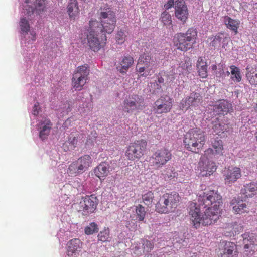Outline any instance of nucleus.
I'll list each match as a JSON object with an SVG mask.
<instances>
[{
  "label": "nucleus",
  "instance_id": "obj_22",
  "mask_svg": "<svg viewBox=\"0 0 257 257\" xmlns=\"http://www.w3.org/2000/svg\"><path fill=\"white\" fill-rule=\"evenodd\" d=\"M230 205L235 214H242L248 211L247 205L239 198H233L230 201Z\"/></svg>",
  "mask_w": 257,
  "mask_h": 257
},
{
  "label": "nucleus",
  "instance_id": "obj_12",
  "mask_svg": "<svg viewBox=\"0 0 257 257\" xmlns=\"http://www.w3.org/2000/svg\"><path fill=\"white\" fill-rule=\"evenodd\" d=\"M202 101V97L200 93L193 92L189 96L181 101L179 107L180 110L186 111L191 107H198L201 103Z\"/></svg>",
  "mask_w": 257,
  "mask_h": 257
},
{
  "label": "nucleus",
  "instance_id": "obj_1",
  "mask_svg": "<svg viewBox=\"0 0 257 257\" xmlns=\"http://www.w3.org/2000/svg\"><path fill=\"white\" fill-rule=\"evenodd\" d=\"M188 207L190 220L196 229L199 228L201 225L207 226L215 223L220 216V209L207 208L204 213H201L200 208L196 206V203L193 202L190 203Z\"/></svg>",
  "mask_w": 257,
  "mask_h": 257
},
{
  "label": "nucleus",
  "instance_id": "obj_51",
  "mask_svg": "<svg viewBox=\"0 0 257 257\" xmlns=\"http://www.w3.org/2000/svg\"><path fill=\"white\" fill-rule=\"evenodd\" d=\"M175 0H168L166 4L164 5V7L166 9L171 8L174 4L175 5Z\"/></svg>",
  "mask_w": 257,
  "mask_h": 257
},
{
  "label": "nucleus",
  "instance_id": "obj_16",
  "mask_svg": "<svg viewBox=\"0 0 257 257\" xmlns=\"http://www.w3.org/2000/svg\"><path fill=\"white\" fill-rule=\"evenodd\" d=\"M220 248L219 257H239L236 244L230 241H223Z\"/></svg>",
  "mask_w": 257,
  "mask_h": 257
},
{
  "label": "nucleus",
  "instance_id": "obj_50",
  "mask_svg": "<svg viewBox=\"0 0 257 257\" xmlns=\"http://www.w3.org/2000/svg\"><path fill=\"white\" fill-rule=\"evenodd\" d=\"M39 109H40L39 103L37 102L34 105L33 109V112H32L33 114L35 116L38 115L39 114Z\"/></svg>",
  "mask_w": 257,
  "mask_h": 257
},
{
  "label": "nucleus",
  "instance_id": "obj_43",
  "mask_svg": "<svg viewBox=\"0 0 257 257\" xmlns=\"http://www.w3.org/2000/svg\"><path fill=\"white\" fill-rule=\"evenodd\" d=\"M35 10L38 14L46 10V0H35Z\"/></svg>",
  "mask_w": 257,
  "mask_h": 257
},
{
  "label": "nucleus",
  "instance_id": "obj_19",
  "mask_svg": "<svg viewBox=\"0 0 257 257\" xmlns=\"http://www.w3.org/2000/svg\"><path fill=\"white\" fill-rule=\"evenodd\" d=\"M82 248V242L78 238L70 240L67 244V255L68 257H78Z\"/></svg>",
  "mask_w": 257,
  "mask_h": 257
},
{
  "label": "nucleus",
  "instance_id": "obj_27",
  "mask_svg": "<svg viewBox=\"0 0 257 257\" xmlns=\"http://www.w3.org/2000/svg\"><path fill=\"white\" fill-rule=\"evenodd\" d=\"M212 130L217 135H221L229 129V124L226 123L222 120L216 118L212 123Z\"/></svg>",
  "mask_w": 257,
  "mask_h": 257
},
{
  "label": "nucleus",
  "instance_id": "obj_36",
  "mask_svg": "<svg viewBox=\"0 0 257 257\" xmlns=\"http://www.w3.org/2000/svg\"><path fill=\"white\" fill-rule=\"evenodd\" d=\"M144 65L143 64H139L138 62V64L136 67V71L139 73L138 75V78H140L142 77H146L147 76L150 75L151 69L147 68L146 66H141Z\"/></svg>",
  "mask_w": 257,
  "mask_h": 257
},
{
  "label": "nucleus",
  "instance_id": "obj_47",
  "mask_svg": "<svg viewBox=\"0 0 257 257\" xmlns=\"http://www.w3.org/2000/svg\"><path fill=\"white\" fill-rule=\"evenodd\" d=\"M97 137V134L96 131H92L91 134L88 136L85 144L87 146L93 145L94 142L95 141Z\"/></svg>",
  "mask_w": 257,
  "mask_h": 257
},
{
  "label": "nucleus",
  "instance_id": "obj_21",
  "mask_svg": "<svg viewBox=\"0 0 257 257\" xmlns=\"http://www.w3.org/2000/svg\"><path fill=\"white\" fill-rule=\"evenodd\" d=\"M134 58L130 55L124 56L119 59L117 70L121 74H125L134 63Z\"/></svg>",
  "mask_w": 257,
  "mask_h": 257
},
{
  "label": "nucleus",
  "instance_id": "obj_4",
  "mask_svg": "<svg viewBox=\"0 0 257 257\" xmlns=\"http://www.w3.org/2000/svg\"><path fill=\"white\" fill-rule=\"evenodd\" d=\"M197 31L193 27L189 28L185 33L179 32L175 34L173 43L178 50L186 52L192 48L196 43Z\"/></svg>",
  "mask_w": 257,
  "mask_h": 257
},
{
  "label": "nucleus",
  "instance_id": "obj_45",
  "mask_svg": "<svg viewBox=\"0 0 257 257\" xmlns=\"http://www.w3.org/2000/svg\"><path fill=\"white\" fill-rule=\"evenodd\" d=\"M21 30L28 34L30 30V26L28 21L25 18H21L19 22Z\"/></svg>",
  "mask_w": 257,
  "mask_h": 257
},
{
  "label": "nucleus",
  "instance_id": "obj_8",
  "mask_svg": "<svg viewBox=\"0 0 257 257\" xmlns=\"http://www.w3.org/2000/svg\"><path fill=\"white\" fill-rule=\"evenodd\" d=\"M172 154L169 149L162 148L155 151L150 157L149 162L151 166L158 169L165 166L172 159Z\"/></svg>",
  "mask_w": 257,
  "mask_h": 257
},
{
  "label": "nucleus",
  "instance_id": "obj_29",
  "mask_svg": "<svg viewBox=\"0 0 257 257\" xmlns=\"http://www.w3.org/2000/svg\"><path fill=\"white\" fill-rule=\"evenodd\" d=\"M196 67L199 75L202 78H206L207 74V64L205 57H199L198 58Z\"/></svg>",
  "mask_w": 257,
  "mask_h": 257
},
{
  "label": "nucleus",
  "instance_id": "obj_14",
  "mask_svg": "<svg viewBox=\"0 0 257 257\" xmlns=\"http://www.w3.org/2000/svg\"><path fill=\"white\" fill-rule=\"evenodd\" d=\"M225 184L231 186L241 177V170L237 166H231L225 168L223 171Z\"/></svg>",
  "mask_w": 257,
  "mask_h": 257
},
{
  "label": "nucleus",
  "instance_id": "obj_10",
  "mask_svg": "<svg viewBox=\"0 0 257 257\" xmlns=\"http://www.w3.org/2000/svg\"><path fill=\"white\" fill-rule=\"evenodd\" d=\"M89 69L87 65L79 66L76 70L72 79V85L75 90L80 91L87 82Z\"/></svg>",
  "mask_w": 257,
  "mask_h": 257
},
{
  "label": "nucleus",
  "instance_id": "obj_34",
  "mask_svg": "<svg viewBox=\"0 0 257 257\" xmlns=\"http://www.w3.org/2000/svg\"><path fill=\"white\" fill-rule=\"evenodd\" d=\"M211 148L214 150L216 155L223 156V145L222 141L218 137H216L211 142Z\"/></svg>",
  "mask_w": 257,
  "mask_h": 257
},
{
  "label": "nucleus",
  "instance_id": "obj_17",
  "mask_svg": "<svg viewBox=\"0 0 257 257\" xmlns=\"http://www.w3.org/2000/svg\"><path fill=\"white\" fill-rule=\"evenodd\" d=\"M217 168L215 162L209 159H200L199 162V169L202 176L212 175L216 171Z\"/></svg>",
  "mask_w": 257,
  "mask_h": 257
},
{
  "label": "nucleus",
  "instance_id": "obj_30",
  "mask_svg": "<svg viewBox=\"0 0 257 257\" xmlns=\"http://www.w3.org/2000/svg\"><path fill=\"white\" fill-rule=\"evenodd\" d=\"M109 165L103 162L98 165L94 170L95 175L100 180H104L109 173Z\"/></svg>",
  "mask_w": 257,
  "mask_h": 257
},
{
  "label": "nucleus",
  "instance_id": "obj_44",
  "mask_svg": "<svg viewBox=\"0 0 257 257\" xmlns=\"http://www.w3.org/2000/svg\"><path fill=\"white\" fill-rule=\"evenodd\" d=\"M127 35L125 31L122 29L118 31L115 35V41L118 44H122L126 40Z\"/></svg>",
  "mask_w": 257,
  "mask_h": 257
},
{
  "label": "nucleus",
  "instance_id": "obj_52",
  "mask_svg": "<svg viewBox=\"0 0 257 257\" xmlns=\"http://www.w3.org/2000/svg\"><path fill=\"white\" fill-rule=\"evenodd\" d=\"M182 67L183 69L187 70V71H189L191 69V65L190 64H189V63H185L182 65Z\"/></svg>",
  "mask_w": 257,
  "mask_h": 257
},
{
  "label": "nucleus",
  "instance_id": "obj_56",
  "mask_svg": "<svg viewBox=\"0 0 257 257\" xmlns=\"http://www.w3.org/2000/svg\"><path fill=\"white\" fill-rule=\"evenodd\" d=\"M30 34L32 36V40L33 41H35V40L36 39V33L35 32L32 31V32H31Z\"/></svg>",
  "mask_w": 257,
  "mask_h": 257
},
{
  "label": "nucleus",
  "instance_id": "obj_53",
  "mask_svg": "<svg viewBox=\"0 0 257 257\" xmlns=\"http://www.w3.org/2000/svg\"><path fill=\"white\" fill-rule=\"evenodd\" d=\"M27 10V15L28 16H30L31 15H32L34 13V9L33 8L31 7H28L27 9H26Z\"/></svg>",
  "mask_w": 257,
  "mask_h": 257
},
{
  "label": "nucleus",
  "instance_id": "obj_39",
  "mask_svg": "<svg viewBox=\"0 0 257 257\" xmlns=\"http://www.w3.org/2000/svg\"><path fill=\"white\" fill-rule=\"evenodd\" d=\"M135 210L138 220L140 221H144L146 214L145 207L139 204L136 206Z\"/></svg>",
  "mask_w": 257,
  "mask_h": 257
},
{
  "label": "nucleus",
  "instance_id": "obj_33",
  "mask_svg": "<svg viewBox=\"0 0 257 257\" xmlns=\"http://www.w3.org/2000/svg\"><path fill=\"white\" fill-rule=\"evenodd\" d=\"M241 193L247 197H252L257 194V183L250 182L244 185L242 188Z\"/></svg>",
  "mask_w": 257,
  "mask_h": 257
},
{
  "label": "nucleus",
  "instance_id": "obj_20",
  "mask_svg": "<svg viewBox=\"0 0 257 257\" xmlns=\"http://www.w3.org/2000/svg\"><path fill=\"white\" fill-rule=\"evenodd\" d=\"M244 248L246 254H252L257 249V237L244 234L243 235Z\"/></svg>",
  "mask_w": 257,
  "mask_h": 257
},
{
  "label": "nucleus",
  "instance_id": "obj_7",
  "mask_svg": "<svg viewBox=\"0 0 257 257\" xmlns=\"http://www.w3.org/2000/svg\"><path fill=\"white\" fill-rule=\"evenodd\" d=\"M198 201L199 206L212 209H220L222 204V196L217 191L214 190L205 189L199 192Z\"/></svg>",
  "mask_w": 257,
  "mask_h": 257
},
{
  "label": "nucleus",
  "instance_id": "obj_9",
  "mask_svg": "<svg viewBox=\"0 0 257 257\" xmlns=\"http://www.w3.org/2000/svg\"><path fill=\"white\" fill-rule=\"evenodd\" d=\"M147 145V141L143 139L130 143L125 152L126 157L130 161L139 160L144 155Z\"/></svg>",
  "mask_w": 257,
  "mask_h": 257
},
{
  "label": "nucleus",
  "instance_id": "obj_5",
  "mask_svg": "<svg viewBox=\"0 0 257 257\" xmlns=\"http://www.w3.org/2000/svg\"><path fill=\"white\" fill-rule=\"evenodd\" d=\"M89 27L87 29V39L90 48L94 52L98 51L106 44L107 37L105 33L102 34L97 31L99 24L95 21H89Z\"/></svg>",
  "mask_w": 257,
  "mask_h": 257
},
{
  "label": "nucleus",
  "instance_id": "obj_55",
  "mask_svg": "<svg viewBox=\"0 0 257 257\" xmlns=\"http://www.w3.org/2000/svg\"><path fill=\"white\" fill-rule=\"evenodd\" d=\"M175 70H172L171 72H170V76L171 77V78L172 79H173L174 80L175 79Z\"/></svg>",
  "mask_w": 257,
  "mask_h": 257
},
{
  "label": "nucleus",
  "instance_id": "obj_54",
  "mask_svg": "<svg viewBox=\"0 0 257 257\" xmlns=\"http://www.w3.org/2000/svg\"><path fill=\"white\" fill-rule=\"evenodd\" d=\"M211 68L212 71H214V73L216 75H217L218 73H217V65H215V64L212 65L211 66Z\"/></svg>",
  "mask_w": 257,
  "mask_h": 257
},
{
  "label": "nucleus",
  "instance_id": "obj_40",
  "mask_svg": "<svg viewBox=\"0 0 257 257\" xmlns=\"http://www.w3.org/2000/svg\"><path fill=\"white\" fill-rule=\"evenodd\" d=\"M160 20L163 24L166 26L172 27L171 16L169 12L164 11L161 15Z\"/></svg>",
  "mask_w": 257,
  "mask_h": 257
},
{
  "label": "nucleus",
  "instance_id": "obj_60",
  "mask_svg": "<svg viewBox=\"0 0 257 257\" xmlns=\"http://www.w3.org/2000/svg\"><path fill=\"white\" fill-rule=\"evenodd\" d=\"M221 38L220 37V36H217L215 37L214 41H215V40H220Z\"/></svg>",
  "mask_w": 257,
  "mask_h": 257
},
{
  "label": "nucleus",
  "instance_id": "obj_49",
  "mask_svg": "<svg viewBox=\"0 0 257 257\" xmlns=\"http://www.w3.org/2000/svg\"><path fill=\"white\" fill-rule=\"evenodd\" d=\"M69 143L71 144L74 147H76L77 144V138L71 135L68 140Z\"/></svg>",
  "mask_w": 257,
  "mask_h": 257
},
{
  "label": "nucleus",
  "instance_id": "obj_58",
  "mask_svg": "<svg viewBox=\"0 0 257 257\" xmlns=\"http://www.w3.org/2000/svg\"><path fill=\"white\" fill-rule=\"evenodd\" d=\"M218 66L220 67L219 68L220 71H219V73H220V75H221V74L223 73V68H222L223 65L219 64L218 65Z\"/></svg>",
  "mask_w": 257,
  "mask_h": 257
},
{
  "label": "nucleus",
  "instance_id": "obj_15",
  "mask_svg": "<svg viewBox=\"0 0 257 257\" xmlns=\"http://www.w3.org/2000/svg\"><path fill=\"white\" fill-rule=\"evenodd\" d=\"M140 99L137 95L130 96L123 101V110L124 112L132 114L133 112L142 109Z\"/></svg>",
  "mask_w": 257,
  "mask_h": 257
},
{
  "label": "nucleus",
  "instance_id": "obj_62",
  "mask_svg": "<svg viewBox=\"0 0 257 257\" xmlns=\"http://www.w3.org/2000/svg\"><path fill=\"white\" fill-rule=\"evenodd\" d=\"M230 74H231V73H230V72H229V71H228L226 72V74H227V76H229Z\"/></svg>",
  "mask_w": 257,
  "mask_h": 257
},
{
  "label": "nucleus",
  "instance_id": "obj_2",
  "mask_svg": "<svg viewBox=\"0 0 257 257\" xmlns=\"http://www.w3.org/2000/svg\"><path fill=\"white\" fill-rule=\"evenodd\" d=\"M97 15L100 21L96 19H91L90 21H95L99 25L98 28L95 29L97 31H100L102 34L106 32L111 34L116 26L117 21L116 17L114 12L107 4H103L97 11Z\"/></svg>",
  "mask_w": 257,
  "mask_h": 257
},
{
  "label": "nucleus",
  "instance_id": "obj_41",
  "mask_svg": "<svg viewBox=\"0 0 257 257\" xmlns=\"http://www.w3.org/2000/svg\"><path fill=\"white\" fill-rule=\"evenodd\" d=\"M142 198L146 205L151 206L154 199V193L151 191H148L142 195Z\"/></svg>",
  "mask_w": 257,
  "mask_h": 257
},
{
  "label": "nucleus",
  "instance_id": "obj_57",
  "mask_svg": "<svg viewBox=\"0 0 257 257\" xmlns=\"http://www.w3.org/2000/svg\"><path fill=\"white\" fill-rule=\"evenodd\" d=\"M157 81L159 83H163L164 80V78L162 77H159L157 79Z\"/></svg>",
  "mask_w": 257,
  "mask_h": 257
},
{
  "label": "nucleus",
  "instance_id": "obj_59",
  "mask_svg": "<svg viewBox=\"0 0 257 257\" xmlns=\"http://www.w3.org/2000/svg\"><path fill=\"white\" fill-rule=\"evenodd\" d=\"M232 226H233V228H232L233 229H234V228H235V226H237V228H240V229H242V226H240H240L237 225V224H234V225H231V227H232Z\"/></svg>",
  "mask_w": 257,
  "mask_h": 257
},
{
  "label": "nucleus",
  "instance_id": "obj_3",
  "mask_svg": "<svg viewBox=\"0 0 257 257\" xmlns=\"http://www.w3.org/2000/svg\"><path fill=\"white\" fill-rule=\"evenodd\" d=\"M206 138L205 133L200 128H191L184 136L185 147L189 151L198 153L204 147Z\"/></svg>",
  "mask_w": 257,
  "mask_h": 257
},
{
  "label": "nucleus",
  "instance_id": "obj_32",
  "mask_svg": "<svg viewBox=\"0 0 257 257\" xmlns=\"http://www.w3.org/2000/svg\"><path fill=\"white\" fill-rule=\"evenodd\" d=\"M153 49L149 50H145L143 54L141 55L139 58L138 62L139 64H143L147 68H148L153 60L152 59Z\"/></svg>",
  "mask_w": 257,
  "mask_h": 257
},
{
  "label": "nucleus",
  "instance_id": "obj_25",
  "mask_svg": "<svg viewBox=\"0 0 257 257\" xmlns=\"http://www.w3.org/2000/svg\"><path fill=\"white\" fill-rule=\"evenodd\" d=\"M246 77L251 85H257V64L246 68Z\"/></svg>",
  "mask_w": 257,
  "mask_h": 257
},
{
  "label": "nucleus",
  "instance_id": "obj_61",
  "mask_svg": "<svg viewBox=\"0 0 257 257\" xmlns=\"http://www.w3.org/2000/svg\"><path fill=\"white\" fill-rule=\"evenodd\" d=\"M231 232L232 234H234V233L236 234L237 233V231H236L235 230H231Z\"/></svg>",
  "mask_w": 257,
  "mask_h": 257
},
{
  "label": "nucleus",
  "instance_id": "obj_63",
  "mask_svg": "<svg viewBox=\"0 0 257 257\" xmlns=\"http://www.w3.org/2000/svg\"><path fill=\"white\" fill-rule=\"evenodd\" d=\"M254 109L257 112V104H256V105L254 107Z\"/></svg>",
  "mask_w": 257,
  "mask_h": 257
},
{
  "label": "nucleus",
  "instance_id": "obj_48",
  "mask_svg": "<svg viewBox=\"0 0 257 257\" xmlns=\"http://www.w3.org/2000/svg\"><path fill=\"white\" fill-rule=\"evenodd\" d=\"M154 247L153 243L148 240H144L143 241V248L144 251L149 252L153 249Z\"/></svg>",
  "mask_w": 257,
  "mask_h": 257
},
{
  "label": "nucleus",
  "instance_id": "obj_23",
  "mask_svg": "<svg viewBox=\"0 0 257 257\" xmlns=\"http://www.w3.org/2000/svg\"><path fill=\"white\" fill-rule=\"evenodd\" d=\"M52 123L47 118L43 119L39 124V137L43 140L47 138L52 127Z\"/></svg>",
  "mask_w": 257,
  "mask_h": 257
},
{
  "label": "nucleus",
  "instance_id": "obj_37",
  "mask_svg": "<svg viewBox=\"0 0 257 257\" xmlns=\"http://www.w3.org/2000/svg\"><path fill=\"white\" fill-rule=\"evenodd\" d=\"M98 240L102 242L109 241L110 238V230L108 227H104L97 235Z\"/></svg>",
  "mask_w": 257,
  "mask_h": 257
},
{
  "label": "nucleus",
  "instance_id": "obj_6",
  "mask_svg": "<svg viewBox=\"0 0 257 257\" xmlns=\"http://www.w3.org/2000/svg\"><path fill=\"white\" fill-rule=\"evenodd\" d=\"M180 196L176 192L165 193L160 196L156 204L155 210L161 214H168L174 212L179 205Z\"/></svg>",
  "mask_w": 257,
  "mask_h": 257
},
{
  "label": "nucleus",
  "instance_id": "obj_38",
  "mask_svg": "<svg viewBox=\"0 0 257 257\" xmlns=\"http://www.w3.org/2000/svg\"><path fill=\"white\" fill-rule=\"evenodd\" d=\"M79 169V165L77 162H73L68 167L67 173L71 175L77 176L80 174L83 173Z\"/></svg>",
  "mask_w": 257,
  "mask_h": 257
},
{
  "label": "nucleus",
  "instance_id": "obj_31",
  "mask_svg": "<svg viewBox=\"0 0 257 257\" xmlns=\"http://www.w3.org/2000/svg\"><path fill=\"white\" fill-rule=\"evenodd\" d=\"M76 162L79 165V170L83 173L90 166L92 159L90 155H84L79 158Z\"/></svg>",
  "mask_w": 257,
  "mask_h": 257
},
{
  "label": "nucleus",
  "instance_id": "obj_35",
  "mask_svg": "<svg viewBox=\"0 0 257 257\" xmlns=\"http://www.w3.org/2000/svg\"><path fill=\"white\" fill-rule=\"evenodd\" d=\"M231 79L236 82H240L241 80L242 77L240 69L235 65H231L230 66Z\"/></svg>",
  "mask_w": 257,
  "mask_h": 257
},
{
  "label": "nucleus",
  "instance_id": "obj_64",
  "mask_svg": "<svg viewBox=\"0 0 257 257\" xmlns=\"http://www.w3.org/2000/svg\"><path fill=\"white\" fill-rule=\"evenodd\" d=\"M157 88L158 89H160L161 88V86H159L158 84H157Z\"/></svg>",
  "mask_w": 257,
  "mask_h": 257
},
{
  "label": "nucleus",
  "instance_id": "obj_26",
  "mask_svg": "<svg viewBox=\"0 0 257 257\" xmlns=\"http://www.w3.org/2000/svg\"><path fill=\"white\" fill-rule=\"evenodd\" d=\"M223 21L227 29L234 32L235 34H237L240 24L238 19H234L228 16H225L223 17Z\"/></svg>",
  "mask_w": 257,
  "mask_h": 257
},
{
  "label": "nucleus",
  "instance_id": "obj_11",
  "mask_svg": "<svg viewBox=\"0 0 257 257\" xmlns=\"http://www.w3.org/2000/svg\"><path fill=\"white\" fill-rule=\"evenodd\" d=\"M173 100L167 95L161 96L154 103L153 111L155 114L167 113L170 111L173 106Z\"/></svg>",
  "mask_w": 257,
  "mask_h": 257
},
{
  "label": "nucleus",
  "instance_id": "obj_24",
  "mask_svg": "<svg viewBox=\"0 0 257 257\" xmlns=\"http://www.w3.org/2000/svg\"><path fill=\"white\" fill-rule=\"evenodd\" d=\"M67 12L70 19L75 20L79 16L80 10L77 0H69L67 6Z\"/></svg>",
  "mask_w": 257,
  "mask_h": 257
},
{
  "label": "nucleus",
  "instance_id": "obj_18",
  "mask_svg": "<svg viewBox=\"0 0 257 257\" xmlns=\"http://www.w3.org/2000/svg\"><path fill=\"white\" fill-rule=\"evenodd\" d=\"M175 15L176 17L183 24L188 19L189 13L184 0H175Z\"/></svg>",
  "mask_w": 257,
  "mask_h": 257
},
{
  "label": "nucleus",
  "instance_id": "obj_13",
  "mask_svg": "<svg viewBox=\"0 0 257 257\" xmlns=\"http://www.w3.org/2000/svg\"><path fill=\"white\" fill-rule=\"evenodd\" d=\"M98 203V200L95 195L86 196L79 203L80 211H83L84 214L92 213L96 210Z\"/></svg>",
  "mask_w": 257,
  "mask_h": 257
},
{
  "label": "nucleus",
  "instance_id": "obj_46",
  "mask_svg": "<svg viewBox=\"0 0 257 257\" xmlns=\"http://www.w3.org/2000/svg\"><path fill=\"white\" fill-rule=\"evenodd\" d=\"M215 156H219V155H216L214 150L212 148H208L204 151V154L201 156L200 159H209V158H211Z\"/></svg>",
  "mask_w": 257,
  "mask_h": 257
},
{
  "label": "nucleus",
  "instance_id": "obj_28",
  "mask_svg": "<svg viewBox=\"0 0 257 257\" xmlns=\"http://www.w3.org/2000/svg\"><path fill=\"white\" fill-rule=\"evenodd\" d=\"M231 109V104L224 100H220L217 105L214 106V110L218 114L223 115L227 114Z\"/></svg>",
  "mask_w": 257,
  "mask_h": 257
},
{
  "label": "nucleus",
  "instance_id": "obj_42",
  "mask_svg": "<svg viewBox=\"0 0 257 257\" xmlns=\"http://www.w3.org/2000/svg\"><path fill=\"white\" fill-rule=\"evenodd\" d=\"M84 231L85 233L87 235H91L97 233L99 231L98 225L95 222H91L85 227Z\"/></svg>",
  "mask_w": 257,
  "mask_h": 257
}]
</instances>
